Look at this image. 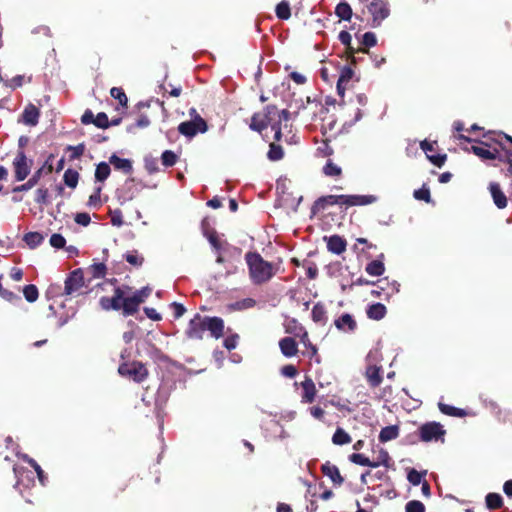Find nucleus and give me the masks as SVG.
Listing matches in <instances>:
<instances>
[{"label":"nucleus","mask_w":512,"mask_h":512,"mask_svg":"<svg viewBox=\"0 0 512 512\" xmlns=\"http://www.w3.org/2000/svg\"><path fill=\"white\" fill-rule=\"evenodd\" d=\"M119 373L136 382H142L148 375L146 367L140 362L125 363L119 366Z\"/></svg>","instance_id":"0eeeda50"},{"label":"nucleus","mask_w":512,"mask_h":512,"mask_svg":"<svg viewBox=\"0 0 512 512\" xmlns=\"http://www.w3.org/2000/svg\"><path fill=\"white\" fill-rule=\"evenodd\" d=\"M110 166L106 162H101L97 165L95 171V178L97 181L103 182L110 175Z\"/></svg>","instance_id":"cd10ccee"},{"label":"nucleus","mask_w":512,"mask_h":512,"mask_svg":"<svg viewBox=\"0 0 512 512\" xmlns=\"http://www.w3.org/2000/svg\"><path fill=\"white\" fill-rule=\"evenodd\" d=\"M92 275L95 278H101L105 275L106 267L103 263H97L91 266Z\"/></svg>","instance_id":"603ef678"},{"label":"nucleus","mask_w":512,"mask_h":512,"mask_svg":"<svg viewBox=\"0 0 512 512\" xmlns=\"http://www.w3.org/2000/svg\"><path fill=\"white\" fill-rule=\"evenodd\" d=\"M177 156L170 150H166L162 154V163L165 166H173L176 163Z\"/></svg>","instance_id":"c03bdc74"},{"label":"nucleus","mask_w":512,"mask_h":512,"mask_svg":"<svg viewBox=\"0 0 512 512\" xmlns=\"http://www.w3.org/2000/svg\"><path fill=\"white\" fill-rule=\"evenodd\" d=\"M276 15L282 20H287L290 18V5L287 1H282L276 6Z\"/></svg>","instance_id":"473e14b6"},{"label":"nucleus","mask_w":512,"mask_h":512,"mask_svg":"<svg viewBox=\"0 0 512 512\" xmlns=\"http://www.w3.org/2000/svg\"><path fill=\"white\" fill-rule=\"evenodd\" d=\"M324 200L331 205L364 206L375 203L377 197L374 195H329Z\"/></svg>","instance_id":"7ed1b4c3"},{"label":"nucleus","mask_w":512,"mask_h":512,"mask_svg":"<svg viewBox=\"0 0 512 512\" xmlns=\"http://www.w3.org/2000/svg\"><path fill=\"white\" fill-rule=\"evenodd\" d=\"M502 497L497 493H489L486 496V505L489 509H498L502 506Z\"/></svg>","instance_id":"f704fd0d"},{"label":"nucleus","mask_w":512,"mask_h":512,"mask_svg":"<svg viewBox=\"0 0 512 512\" xmlns=\"http://www.w3.org/2000/svg\"><path fill=\"white\" fill-rule=\"evenodd\" d=\"M439 409L442 413L449 415V416H456V417H463L465 415V412L462 409L439 403L438 404Z\"/></svg>","instance_id":"72a5a7b5"},{"label":"nucleus","mask_w":512,"mask_h":512,"mask_svg":"<svg viewBox=\"0 0 512 512\" xmlns=\"http://www.w3.org/2000/svg\"><path fill=\"white\" fill-rule=\"evenodd\" d=\"M123 298V290L116 288L113 297H102L100 299V305L104 310H119L121 309V299Z\"/></svg>","instance_id":"ddd939ff"},{"label":"nucleus","mask_w":512,"mask_h":512,"mask_svg":"<svg viewBox=\"0 0 512 512\" xmlns=\"http://www.w3.org/2000/svg\"><path fill=\"white\" fill-rule=\"evenodd\" d=\"M246 262L249 267L250 277L254 283H264L274 275L272 264L265 261L257 253H248L246 255Z\"/></svg>","instance_id":"f03ea898"},{"label":"nucleus","mask_w":512,"mask_h":512,"mask_svg":"<svg viewBox=\"0 0 512 512\" xmlns=\"http://www.w3.org/2000/svg\"><path fill=\"white\" fill-rule=\"evenodd\" d=\"M14 472L18 478L17 485H26L25 479L28 481H33L32 473L31 472H24L21 471L19 468L15 467Z\"/></svg>","instance_id":"79ce46f5"},{"label":"nucleus","mask_w":512,"mask_h":512,"mask_svg":"<svg viewBox=\"0 0 512 512\" xmlns=\"http://www.w3.org/2000/svg\"><path fill=\"white\" fill-rule=\"evenodd\" d=\"M102 187L99 186L96 188L95 192L89 197L88 205L91 207H98L101 204L100 201V193H101Z\"/></svg>","instance_id":"3c124183"},{"label":"nucleus","mask_w":512,"mask_h":512,"mask_svg":"<svg viewBox=\"0 0 512 512\" xmlns=\"http://www.w3.org/2000/svg\"><path fill=\"white\" fill-rule=\"evenodd\" d=\"M281 352L286 357L295 356L298 352L297 343L292 337H285L279 342Z\"/></svg>","instance_id":"f3484780"},{"label":"nucleus","mask_w":512,"mask_h":512,"mask_svg":"<svg viewBox=\"0 0 512 512\" xmlns=\"http://www.w3.org/2000/svg\"><path fill=\"white\" fill-rule=\"evenodd\" d=\"M322 472L325 476L330 478L334 484L340 485L343 482L339 469L329 462L322 465Z\"/></svg>","instance_id":"6ab92c4d"},{"label":"nucleus","mask_w":512,"mask_h":512,"mask_svg":"<svg viewBox=\"0 0 512 512\" xmlns=\"http://www.w3.org/2000/svg\"><path fill=\"white\" fill-rule=\"evenodd\" d=\"M323 172L327 176H339L341 174V168L332 161H328L323 167Z\"/></svg>","instance_id":"ea45409f"},{"label":"nucleus","mask_w":512,"mask_h":512,"mask_svg":"<svg viewBox=\"0 0 512 512\" xmlns=\"http://www.w3.org/2000/svg\"><path fill=\"white\" fill-rule=\"evenodd\" d=\"M380 353L378 350L370 351L367 355L368 366L366 369V378L372 387H377L382 382L380 367L376 365L379 361Z\"/></svg>","instance_id":"20e7f679"},{"label":"nucleus","mask_w":512,"mask_h":512,"mask_svg":"<svg viewBox=\"0 0 512 512\" xmlns=\"http://www.w3.org/2000/svg\"><path fill=\"white\" fill-rule=\"evenodd\" d=\"M336 15L343 20H350L352 16V9L346 2H341L336 6Z\"/></svg>","instance_id":"c85d7f7f"},{"label":"nucleus","mask_w":512,"mask_h":512,"mask_svg":"<svg viewBox=\"0 0 512 512\" xmlns=\"http://www.w3.org/2000/svg\"><path fill=\"white\" fill-rule=\"evenodd\" d=\"M384 271L385 267L381 260H374L366 266V272L371 276H380Z\"/></svg>","instance_id":"bb28decb"},{"label":"nucleus","mask_w":512,"mask_h":512,"mask_svg":"<svg viewBox=\"0 0 512 512\" xmlns=\"http://www.w3.org/2000/svg\"><path fill=\"white\" fill-rule=\"evenodd\" d=\"M386 307L381 303H375L367 309V315L370 319L381 320L386 315Z\"/></svg>","instance_id":"393cba45"},{"label":"nucleus","mask_w":512,"mask_h":512,"mask_svg":"<svg viewBox=\"0 0 512 512\" xmlns=\"http://www.w3.org/2000/svg\"><path fill=\"white\" fill-rule=\"evenodd\" d=\"M422 477L423 475L415 469H411L407 476L408 481L414 486L421 484Z\"/></svg>","instance_id":"de8ad7c7"},{"label":"nucleus","mask_w":512,"mask_h":512,"mask_svg":"<svg viewBox=\"0 0 512 512\" xmlns=\"http://www.w3.org/2000/svg\"><path fill=\"white\" fill-rule=\"evenodd\" d=\"M91 221L90 215L88 213H78L75 216V222L82 226H87Z\"/></svg>","instance_id":"bf43d9fd"},{"label":"nucleus","mask_w":512,"mask_h":512,"mask_svg":"<svg viewBox=\"0 0 512 512\" xmlns=\"http://www.w3.org/2000/svg\"><path fill=\"white\" fill-rule=\"evenodd\" d=\"M360 2H368L367 8L373 18V27H378L381 22L388 17L389 10L386 0H359Z\"/></svg>","instance_id":"39448f33"},{"label":"nucleus","mask_w":512,"mask_h":512,"mask_svg":"<svg viewBox=\"0 0 512 512\" xmlns=\"http://www.w3.org/2000/svg\"><path fill=\"white\" fill-rule=\"evenodd\" d=\"M327 248L334 254H341L346 250V242L340 236L334 235L328 238Z\"/></svg>","instance_id":"a211bd4d"},{"label":"nucleus","mask_w":512,"mask_h":512,"mask_svg":"<svg viewBox=\"0 0 512 512\" xmlns=\"http://www.w3.org/2000/svg\"><path fill=\"white\" fill-rule=\"evenodd\" d=\"M206 331V317L195 315L190 320L189 327L186 334L191 339H202L204 332Z\"/></svg>","instance_id":"1a4fd4ad"},{"label":"nucleus","mask_w":512,"mask_h":512,"mask_svg":"<svg viewBox=\"0 0 512 512\" xmlns=\"http://www.w3.org/2000/svg\"><path fill=\"white\" fill-rule=\"evenodd\" d=\"M94 123H95L98 127H106V126H107V123H108L107 115H106L105 113H99V114L96 116V119L94 120Z\"/></svg>","instance_id":"680f3d73"},{"label":"nucleus","mask_w":512,"mask_h":512,"mask_svg":"<svg viewBox=\"0 0 512 512\" xmlns=\"http://www.w3.org/2000/svg\"><path fill=\"white\" fill-rule=\"evenodd\" d=\"M284 376L292 378L296 375V368L293 365H286L281 369Z\"/></svg>","instance_id":"69168bd1"},{"label":"nucleus","mask_w":512,"mask_h":512,"mask_svg":"<svg viewBox=\"0 0 512 512\" xmlns=\"http://www.w3.org/2000/svg\"><path fill=\"white\" fill-rule=\"evenodd\" d=\"M289 112L287 110H278L274 106H267L263 112L255 113L251 119L250 128L261 132L268 126L274 131L275 140L281 139L282 122L287 126L289 121Z\"/></svg>","instance_id":"f257e3e1"},{"label":"nucleus","mask_w":512,"mask_h":512,"mask_svg":"<svg viewBox=\"0 0 512 512\" xmlns=\"http://www.w3.org/2000/svg\"><path fill=\"white\" fill-rule=\"evenodd\" d=\"M283 156V151L280 146H276L274 144L270 145V150L268 152V157L271 160H280Z\"/></svg>","instance_id":"09e8293b"},{"label":"nucleus","mask_w":512,"mask_h":512,"mask_svg":"<svg viewBox=\"0 0 512 512\" xmlns=\"http://www.w3.org/2000/svg\"><path fill=\"white\" fill-rule=\"evenodd\" d=\"M427 158L436 166L441 167L445 160L446 155H436V154H429Z\"/></svg>","instance_id":"052dcab7"},{"label":"nucleus","mask_w":512,"mask_h":512,"mask_svg":"<svg viewBox=\"0 0 512 512\" xmlns=\"http://www.w3.org/2000/svg\"><path fill=\"white\" fill-rule=\"evenodd\" d=\"M65 243H66V240L61 234L55 233V234H52L50 237V244L54 248H57V249L63 248Z\"/></svg>","instance_id":"49530a36"},{"label":"nucleus","mask_w":512,"mask_h":512,"mask_svg":"<svg viewBox=\"0 0 512 512\" xmlns=\"http://www.w3.org/2000/svg\"><path fill=\"white\" fill-rule=\"evenodd\" d=\"M255 305V301L251 298L243 299L238 301L232 305V307L236 310H245L251 308Z\"/></svg>","instance_id":"8fccbe9b"},{"label":"nucleus","mask_w":512,"mask_h":512,"mask_svg":"<svg viewBox=\"0 0 512 512\" xmlns=\"http://www.w3.org/2000/svg\"><path fill=\"white\" fill-rule=\"evenodd\" d=\"M144 312L146 314V316L148 318H150L151 320H154V321H158L161 319V316L160 314L154 309V308H148L146 307L144 309Z\"/></svg>","instance_id":"e2e57ef3"},{"label":"nucleus","mask_w":512,"mask_h":512,"mask_svg":"<svg viewBox=\"0 0 512 512\" xmlns=\"http://www.w3.org/2000/svg\"><path fill=\"white\" fill-rule=\"evenodd\" d=\"M42 170L39 169L25 184L13 188V192H22L32 189L40 179Z\"/></svg>","instance_id":"a878e982"},{"label":"nucleus","mask_w":512,"mask_h":512,"mask_svg":"<svg viewBox=\"0 0 512 512\" xmlns=\"http://www.w3.org/2000/svg\"><path fill=\"white\" fill-rule=\"evenodd\" d=\"M377 43L376 35L372 32H366L363 35V44L368 47H373Z\"/></svg>","instance_id":"6e6d98bb"},{"label":"nucleus","mask_w":512,"mask_h":512,"mask_svg":"<svg viewBox=\"0 0 512 512\" xmlns=\"http://www.w3.org/2000/svg\"><path fill=\"white\" fill-rule=\"evenodd\" d=\"M206 330L215 338H220L223 335L224 322L218 317H206Z\"/></svg>","instance_id":"4468645a"},{"label":"nucleus","mask_w":512,"mask_h":512,"mask_svg":"<svg viewBox=\"0 0 512 512\" xmlns=\"http://www.w3.org/2000/svg\"><path fill=\"white\" fill-rule=\"evenodd\" d=\"M39 116V109L36 106L29 104L25 107L22 113V121L26 125L35 126L38 123Z\"/></svg>","instance_id":"2eb2a0df"},{"label":"nucleus","mask_w":512,"mask_h":512,"mask_svg":"<svg viewBox=\"0 0 512 512\" xmlns=\"http://www.w3.org/2000/svg\"><path fill=\"white\" fill-rule=\"evenodd\" d=\"M64 182L70 188H75L78 184L79 174L77 171L68 169L64 173Z\"/></svg>","instance_id":"2f4dec72"},{"label":"nucleus","mask_w":512,"mask_h":512,"mask_svg":"<svg viewBox=\"0 0 512 512\" xmlns=\"http://www.w3.org/2000/svg\"><path fill=\"white\" fill-rule=\"evenodd\" d=\"M350 459L353 463L361 466L370 465V459L363 454H352Z\"/></svg>","instance_id":"864d4df0"},{"label":"nucleus","mask_w":512,"mask_h":512,"mask_svg":"<svg viewBox=\"0 0 512 512\" xmlns=\"http://www.w3.org/2000/svg\"><path fill=\"white\" fill-rule=\"evenodd\" d=\"M21 458L24 461H26L27 463H29L34 468V470H35V472H36V474L38 476L39 481L43 485L44 484V472L41 469V467L37 464V462L34 459L30 458L26 454L21 455Z\"/></svg>","instance_id":"c9c22d12"},{"label":"nucleus","mask_w":512,"mask_h":512,"mask_svg":"<svg viewBox=\"0 0 512 512\" xmlns=\"http://www.w3.org/2000/svg\"><path fill=\"white\" fill-rule=\"evenodd\" d=\"M111 223L116 227L123 225V217L120 210H115L111 213Z\"/></svg>","instance_id":"4d7b16f0"},{"label":"nucleus","mask_w":512,"mask_h":512,"mask_svg":"<svg viewBox=\"0 0 512 512\" xmlns=\"http://www.w3.org/2000/svg\"><path fill=\"white\" fill-rule=\"evenodd\" d=\"M312 318L315 322H324L326 320V311L323 305L316 304L312 309Z\"/></svg>","instance_id":"4c0bfd02"},{"label":"nucleus","mask_w":512,"mask_h":512,"mask_svg":"<svg viewBox=\"0 0 512 512\" xmlns=\"http://www.w3.org/2000/svg\"><path fill=\"white\" fill-rule=\"evenodd\" d=\"M405 512H425V506L420 501L412 500L405 505Z\"/></svg>","instance_id":"a19ab883"},{"label":"nucleus","mask_w":512,"mask_h":512,"mask_svg":"<svg viewBox=\"0 0 512 512\" xmlns=\"http://www.w3.org/2000/svg\"><path fill=\"white\" fill-rule=\"evenodd\" d=\"M127 262L133 266H140L143 263V257L136 252H130L125 255Z\"/></svg>","instance_id":"a18cd8bd"},{"label":"nucleus","mask_w":512,"mask_h":512,"mask_svg":"<svg viewBox=\"0 0 512 512\" xmlns=\"http://www.w3.org/2000/svg\"><path fill=\"white\" fill-rule=\"evenodd\" d=\"M110 94L113 98H115L119 101L120 105H122V106L127 105V101H128L127 96L121 88L113 87L110 90Z\"/></svg>","instance_id":"58836bf2"},{"label":"nucleus","mask_w":512,"mask_h":512,"mask_svg":"<svg viewBox=\"0 0 512 512\" xmlns=\"http://www.w3.org/2000/svg\"><path fill=\"white\" fill-rule=\"evenodd\" d=\"M445 431L439 423L431 422L424 424L420 428V435L423 441H432L438 440L441 436H443Z\"/></svg>","instance_id":"9d476101"},{"label":"nucleus","mask_w":512,"mask_h":512,"mask_svg":"<svg viewBox=\"0 0 512 512\" xmlns=\"http://www.w3.org/2000/svg\"><path fill=\"white\" fill-rule=\"evenodd\" d=\"M43 239V236L38 232H29L24 236V241L30 248L39 246Z\"/></svg>","instance_id":"c756f323"},{"label":"nucleus","mask_w":512,"mask_h":512,"mask_svg":"<svg viewBox=\"0 0 512 512\" xmlns=\"http://www.w3.org/2000/svg\"><path fill=\"white\" fill-rule=\"evenodd\" d=\"M172 309L176 318H180L185 313L184 306L176 302L172 303Z\"/></svg>","instance_id":"338daca9"},{"label":"nucleus","mask_w":512,"mask_h":512,"mask_svg":"<svg viewBox=\"0 0 512 512\" xmlns=\"http://www.w3.org/2000/svg\"><path fill=\"white\" fill-rule=\"evenodd\" d=\"M303 389L302 401L306 403L313 402L316 395V388L311 379H306L301 383Z\"/></svg>","instance_id":"aec40b11"},{"label":"nucleus","mask_w":512,"mask_h":512,"mask_svg":"<svg viewBox=\"0 0 512 512\" xmlns=\"http://www.w3.org/2000/svg\"><path fill=\"white\" fill-rule=\"evenodd\" d=\"M109 163L112 164L115 169L121 170L125 173L132 171V162L129 159H123L116 155H112L109 158Z\"/></svg>","instance_id":"4be33fe9"},{"label":"nucleus","mask_w":512,"mask_h":512,"mask_svg":"<svg viewBox=\"0 0 512 512\" xmlns=\"http://www.w3.org/2000/svg\"><path fill=\"white\" fill-rule=\"evenodd\" d=\"M391 462V458L387 451L384 449H380L377 457H376V464H381L382 466L389 467Z\"/></svg>","instance_id":"37998d69"},{"label":"nucleus","mask_w":512,"mask_h":512,"mask_svg":"<svg viewBox=\"0 0 512 512\" xmlns=\"http://www.w3.org/2000/svg\"><path fill=\"white\" fill-rule=\"evenodd\" d=\"M332 441L336 445H344L351 442V437L342 428H338L332 437Z\"/></svg>","instance_id":"7c9ffc66"},{"label":"nucleus","mask_w":512,"mask_h":512,"mask_svg":"<svg viewBox=\"0 0 512 512\" xmlns=\"http://www.w3.org/2000/svg\"><path fill=\"white\" fill-rule=\"evenodd\" d=\"M208 129L205 120L198 114L191 121H185L180 123L178 130L186 137H194L198 132L204 133Z\"/></svg>","instance_id":"423d86ee"},{"label":"nucleus","mask_w":512,"mask_h":512,"mask_svg":"<svg viewBox=\"0 0 512 512\" xmlns=\"http://www.w3.org/2000/svg\"><path fill=\"white\" fill-rule=\"evenodd\" d=\"M13 167L16 180L23 181L30 173L31 161L27 159L23 152H19L13 161Z\"/></svg>","instance_id":"6e6552de"},{"label":"nucleus","mask_w":512,"mask_h":512,"mask_svg":"<svg viewBox=\"0 0 512 512\" xmlns=\"http://www.w3.org/2000/svg\"><path fill=\"white\" fill-rule=\"evenodd\" d=\"M489 190H490V193H491V196L493 198L495 205L499 209L505 208L507 205V198H506L505 194L502 192V190L500 189L499 184L490 183Z\"/></svg>","instance_id":"dca6fc26"},{"label":"nucleus","mask_w":512,"mask_h":512,"mask_svg":"<svg viewBox=\"0 0 512 512\" xmlns=\"http://www.w3.org/2000/svg\"><path fill=\"white\" fill-rule=\"evenodd\" d=\"M471 151L483 160H493L500 158L499 150L497 147L490 148L487 144L473 145Z\"/></svg>","instance_id":"f8f14e48"},{"label":"nucleus","mask_w":512,"mask_h":512,"mask_svg":"<svg viewBox=\"0 0 512 512\" xmlns=\"http://www.w3.org/2000/svg\"><path fill=\"white\" fill-rule=\"evenodd\" d=\"M420 146H421L422 150L425 152L426 156H428L429 154H433L434 143L424 140L420 143Z\"/></svg>","instance_id":"0e129e2a"},{"label":"nucleus","mask_w":512,"mask_h":512,"mask_svg":"<svg viewBox=\"0 0 512 512\" xmlns=\"http://www.w3.org/2000/svg\"><path fill=\"white\" fill-rule=\"evenodd\" d=\"M339 40L341 41L342 44L349 46L352 41V36L350 33L342 31L339 33Z\"/></svg>","instance_id":"774afa93"},{"label":"nucleus","mask_w":512,"mask_h":512,"mask_svg":"<svg viewBox=\"0 0 512 512\" xmlns=\"http://www.w3.org/2000/svg\"><path fill=\"white\" fill-rule=\"evenodd\" d=\"M139 304L131 296H125L123 292V298L121 299V308L123 309L124 315H132L138 310Z\"/></svg>","instance_id":"5701e85b"},{"label":"nucleus","mask_w":512,"mask_h":512,"mask_svg":"<svg viewBox=\"0 0 512 512\" xmlns=\"http://www.w3.org/2000/svg\"><path fill=\"white\" fill-rule=\"evenodd\" d=\"M84 285L83 273L81 270L73 271L65 281V292L68 295L78 292Z\"/></svg>","instance_id":"9b49d317"},{"label":"nucleus","mask_w":512,"mask_h":512,"mask_svg":"<svg viewBox=\"0 0 512 512\" xmlns=\"http://www.w3.org/2000/svg\"><path fill=\"white\" fill-rule=\"evenodd\" d=\"M399 436V427L396 425L386 426L382 428L379 434L381 442H388L396 439Z\"/></svg>","instance_id":"b1692460"},{"label":"nucleus","mask_w":512,"mask_h":512,"mask_svg":"<svg viewBox=\"0 0 512 512\" xmlns=\"http://www.w3.org/2000/svg\"><path fill=\"white\" fill-rule=\"evenodd\" d=\"M238 339H239V336L237 334L231 335L224 340V346L228 350H232V349L236 348Z\"/></svg>","instance_id":"13d9d810"},{"label":"nucleus","mask_w":512,"mask_h":512,"mask_svg":"<svg viewBox=\"0 0 512 512\" xmlns=\"http://www.w3.org/2000/svg\"><path fill=\"white\" fill-rule=\"evenodd\" d=\"M335 326L342 331L348 332L353 331L356 327V322L349 314H343L341 317L335 320Z\"/></svg>","instance_id":"412c9836"},{"label":"nucleus","mask_w":512,"mask_h":512,"mask_svg":"<svg viewBox=\"0 0 512 512\" xmlns=\"http://www.w3.org/2000/svg\"><path fill=\"white\" fill-rule=\"evenodd\" d=\"M414 197L418 200L430 202V191L427 188H421L414 192Z\"/></svg>","instance_id":"5fc2aeb1"},{"label":"nucleus","mask_w":512,"mask_h":512,"mask_svg":"<svg viewBox=\"0 0 512 512\" xmlns=\"http://www.w3.org/2000/svg\"><path fill=\"white\" fill-rule=\"evenodd\" d=\"M23 294L25 299L32 303L35 302L38 298V289L35 285H27L23 289Z\"/></svg>","instance_id":"e433bc0d"}]
</instances>
